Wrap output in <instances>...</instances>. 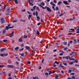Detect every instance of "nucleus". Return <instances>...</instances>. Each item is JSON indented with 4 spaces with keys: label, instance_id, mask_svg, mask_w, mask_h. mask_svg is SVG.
Returning <instances> with one entry per match:
<instances>
[{
    "label": "nucleus",
    "instance_id": "e2e57ef3",
    "mask_svg": "<svg viewBox=\"0 0 79 79\" xmlns=\"http://www.w3.org/2000/svg\"><path fill=\"white\" fill-rule=\"evenodd\" d=\"M69 72L70 73H71V70H69Z\"/></svg>",
    "mask_w": 79,
    "mask_h": 79
},
{
    "label": "nucleus",
    "instance_id": "aec40b11",
    "mask_svg": "<svg viewBox=\"0 0 79 79\" xmlns=\"http://www.w3.org/2000/svg\"><path fill=\"white\" fill-rule=\"evenodd\" d=\"M17 22H18V20L17 19L14 20L13 21V23H17Z\"/></svg>",
    "mask_w": 79,
    "mask_h": 79
},
{
    "label": "nucleus",
    "instance_id": "393cba45",
    "mask_svg": "<svg viewBox=\"0 0 79 79\" xmlns=\"http://www.w3.org/2000/svg\"><path fill=\"white\" fill-rule=\"evenodd\" d=\"M59 67L61 68H63V67H64V66H63L62 64H61L59 65Z\"/></svg>",
    "mask_w": 79,
    "mask_h": 79
},
{
    "label": "nucleus",
    "instance_id": "9b49d317",
    "mask_svg": "<svg viewBox=\"0 0 79 79\" xmlns=\"http://www.w3.org/2000/svg\"><path fill=\"white\" fill-rule=\"evenodd\" d=\"M9 29V27L8 26H6L5 28V30L6 31V30H8Z\"/></svg>",
    "mask_w": 79,
    "mask_h": 79
},
{
    "label": "nucleus",
    "instance_id": "4468645a",
    "mask_svg": "<svg viewBox=\"0 0 79 79\" xmlns=\"http://www.w3.org/2000/svg\"><path fill=\"white\" fill-rule=\"evenodd\" d=\"M62 58H63V59H66V60H68L69 58H68V56H66V57H62Z\"/></svg>",
    "mask_w": 79,
    "mask_h": 79
},
{
    "label": "nucleus",
    "instance_id": "e433bc0d",
    "mask_svg": "<svg viewBox=\"0 0 79 79\" xmlns=\"http://www.w3.org/2000/svg\"><path fill=\"white\" fill-rule=\"evenodd\" d=\"M69 30H71L72 31H75V30L73 28H71L70 29H69Z\"/></svg>",
    "mask_w": 79,
    "mask_h": 79
},
{
    "label": "nucleus",
    "instance_id": "a878e982",
    "mask_svg": "<svg viewBox=\"0 0 79 79\" xmlns=\"http://www.w3.org/2000/svg\"><path fill=\"white\" fill-rule=\"evenodd\" d=\"M15 50H19V47L15 48Z\"/></svg>",
    "mask_w": 79,
    "mask_h": 79
},
{
    "label": "nucleus",
    "instance_id": "3c124183",
    "mask_svg": "<svg viewBox=\"0 0 79 79\" xmlns=\"http://www.w3.org/2000/svg\"><path fill=\"white\" fill-rule=\"evenodd\" d=\"M56 51H57V50L55 49L54 50H53V52H56Z\"/></svg>",
    "mask_w": 79,
    "mask_h": 79
},
{
    "label": "nucleus",
    "instance_id": "603ef678",
    "mask_svg": "<svg viewBox=\"0 0 79 79\" xmlns=\"http://www.w3.org/2000/svg\"><path fill=\"white\" fill-rule=\"evenodd\" d=\"M60 56H62V55H63V53H61L60 54Z\"/></svg>",
    "mask_w": 79,
    "mask_h": 79
},
{
    "label": "nucleus",
    "instance_id": "49530a36",
    "mask_svg": "<svg viewBox=\"0 0 79 79\" xmlns=\"http://www.w3.org/2000/svg\"><path fill=\"white\" fill-rule=\"evenodd\" d=\"M27 63L29 64H31V62L30 61H28L27 62Z\"/></svg>",
    "mask_w": 79,
    "mask_h": 79
},
{
    "label": "nucleus",
    "instance_id": "4be33fe9",
    "mask_svg": "<svg viewBox=\"0 0 79 79\" xmlns=\"http://www.w3.org/2000/svg\"><path fill=\"white\" fill-rule=\"evenodd\" d=\"M36 10H38L39 11H40V9L39 7H36Z\"/></svg>",
    "mask_w": 79,
    "mask_h": 79
},
{
    "label": "nucleus",
    "instance_id": "1a4fd4ad",
    "mask_svg": "<svg viewBox=\"0 0 79 79\" xmlns=\"http://www.w3.org/2000/svg\"><path fill=\"white\" fill-rule=\"evenodd\" d=\"M12 34H10L9 37H13L14 35L13 34H14V31H12Z\"/></svg>",
    "mask_w": 79,
    "mask_h": 79
},
{
    "label": "nucleus",
    "instance_id": "de8ad7c7",
    "mask_svg": "<svg viewBox=\"0 0 79 79\" xmlns=\"http://www.w3.org/2000/svg\"><path fill=\"white\" fill-rule=\"evenodd\" d=\"M69 43H70V44H72V43H73V41H70L69 42Z\"/></svg>",
    "mask_w": 79,
    "mask_h": 79
},
{
    "label": "nucleus",
    "instance_id": "9d476101",
    "mask_svg": "<svg viewBox=\"0 0 79 79\" xmlns=\"http://www.w3.org/2000/svg\"><path fill=\"white\" fill-rule=\"evenodd\" d=\"M19 42H23V39L21 38H20L19 39Z\"/></svg>",
    "mask_w": 79,
    "mask_h": 79
},
{
    "label": "nucleus",
    "instance_id": "bb28decb",
    "mask_svg": "<svg viewBox=\"0 0 79 79\" xmlns=\"http://www.w3.org/2000/svg\"><path fill=\"white\" fill-rule=\"evenodd\" d=\"M37 21H39V20H40V17H39L37 16Z\"/></svg>",
    "mask_w": 79,
    "mask_h": 79
},
{
    "label": "nucleus",
    "instance_id": "13d9d810",
    "mask_svg": "<svg viewBox=\"0 0 79 79\" xmlns=\"http://www.w3.org/2000/svg\"><path fill=\"white\" fill-rule=\"evenodd\" d=\"M28 17H29V18H31V17H32V15H28Z\"/></svg>",
    "mask_w": 79,
    "mask_h": 79
},
{
    "label": "nucleus",
    "instance_id": "c03bdc74",
    "mask_svg": "<svg viewBox=\"0 0 79 79\" xmlns=\"http://www.w3.org/2000/svg\"><path fill=\"white\" fill-rule=\"evenodd\" d=\"M44 59H43L42 60V63H44Z\"/></svg>",
    "mask_w": 79,
    "mask_h": 79
},
{
    "label": "nucleus",
    "instance_id": "09e8293b",
    "mask_svg": "<svg viewBox=\"0 0 79 79\" xmlns=\"http://www.w3.org/2000/svg\"><path fill=\"white\" fill-rule=\"evenodd\" d=\"M56 72V70H53V72H52V74H53V73H55Z\"/></svg>",
    "mask_w": 79,
    "mask_h": 79
},
{
    "label": "nucleus",
    "instance_id": "f257e3e1",
    "mask_svg": "<svg viewBox=\"0 0 79 79\" xmlns=\"http://www.w3.org/2000/svg\"><path fill=\"white\" fill-rule=\"evenodd\" d=\"M1 23L2 24H4L5 22V20L4 19V18H2L1 19Z\"/></svg>",
    "mask_w": 79,
    "mask_h": 79
},
{
    "label": "nucleus",
    "instance_id": "c85d7f7f",
    "mask_svg": "<svg viewBox=\"0 0 79 79\" xmlns=\"http://www.w3.org/2000/svg\"><path fill=\"white\" fill-rule=\"evenodd\" d=\"M2 41L3 42H7V41H8V40H3Z\"/></svg>",
    "mask_w": 79,
    "mask_h": 79
},
{
    "label": "nucleus",
    "instance_id": "ddd939ff",
    "mask_svg": "<svg viewBox=\"0 0 79 79\" xmlns=\"http://www.w3.org/2000/svg\"><path fill=\"white\" fill-rule=\"evenodd\" d=\"M75 53V52L72 51L71 53L70 54V56H73V54H74V53Z\"/></svg>",
    "mask_w": 79,
    "mask_h": 79
},
{
    "label": "nucleus",
    "instance_id": "20e7f679",
    "mask_svg": "<svg viewBox=\"0 0 79 79\" xmlns=\"http://www.w3.org/2000/svg\"><path fill=\"white\" fill-rule=\"evenodd\" d=\"M47 10L48 11H49V12H51L52 11V10H51L50 8H49L48 7H47Z\"/></svg>",
    "mask_w": 79,
    "mask_h": 79
},
{
    "label": "nucleus",
    "instance_id": "5701e85b",
    "mask_svg": "<svg viewBox=\"0 0 79 79\" xmlns=\"http://www.w3.org/2000/svg\"><path fill=\"white\" fill-rule=\"evenodd\" d=\"M63 44H64L65 45H67L68 43L66 42H64L63 43Z\"/></svg>",
    "mask_w": 79,
    "mask_h": 79
},
{
    "label": "nucleus",
    "instance_id": "bf43d9fd",
    "mask_svg": "<svg viewBox=\"0 0 79 79\" xmlns=\"http://www.w3.org/2000/svg\"><path fill=\"white\" fill-rule=\"evenodd\" d=\"M52 5L53 6H55V4L53 3L52 4Z\"/></svg>",
    "mask_w": 79,
    "mask_h": 79
},
{
    "label": "nucleus",
    "instance_id": "f8f14e48",
    "mask_svg": "<svg viewBox=\"0 0 79 79\" xmlns=\"http://www.w3.org/2000/svg\"><path fill=\"white\" fill-rule=\"evenodd\" d=\"M28 2L30 4V6H33V5H34V4L32 3L31 2Z\"/></svg>",
    "mask_w": 79,
    "mask_h": 79
},
{
    "label": "nucleus",
    "instance_id": "423d86ee",
    "mask_svg": "<svg viewBox=\"0 0 79 79\" xmlns=\"http://www.w3.org/2000/svg\"><path fill=\"white\" fill-rule=\"evenodd\" d=\"M6 48H2L0 50V51L1 52H3V51L6 50Z\"/></svg>",
    "mask_w": 79,
    "mask_h": 79
},
{
    "label": "nucleus",
    "instance_id": "6ab92c4d",
    "mask_svg": "<svg viewBox=\"0 0 79 79\" xmlns=\"http://www.w3.org/2000/svg\"><path fill=\"white\" fill-rule=\"evenodd\" d=\"M73 41L74 42L73 44H76V43H77V41H76V40L74 39L73 40Z\"/></svg>",
    "mask_w": 79,
    "mask_h": 79
},
{
    "label": "nucleus",
    "instance_id": "f3484780",
    "mask_svg": "<svg viewBox=\"0 0 79 79\" xmlns=\"http://www.w3.org/2000/svg\"><path fill=\"white\" fill-rule=\"evenodd\" d=\"M8 6V5H7V4L6 5H4V6H3V9H5V8H6V6Z\"/></svg>",
    "mask_w": 79,
    "mask_h": 79
},
{
    "label": "nucleus",
    "instance_id": "5fc2aeb1",
    "mask_svg": "<svg viewBox=\"0 0 79 79\" xmlns=\"http://www.w3.org/2000/svg\"><path fill=\"white\" fill-rule=\"evenodd\" d=\"M68 49V48H64V50H67V49Z\"/></svg>",
    "mask_w": 79,
    "mask_h": 79
},
{
    "label": "nucleus",
    "instance_id": "f03ea898",
    "mask_svg": "<svg viewBox=\"0 0 79 79\" xmlns=\"http://www.w3.org/2000/svg\"><path fill=\"white\" fill-rule=\"evenodd\" d=\"M55 63H56V64H59V62H58L57 61H55L53 64V67H55L56 66V65H55Z\"/></svg>",
    "mask_w": 79,
    "mask_h": 79
},
{
    "label": "nucleus",
    "instance_id": "a18cd8bd",
    "mask_svg": "<svg viewBox=\"0 0 79 79\" xmlns=\"http://www.w3.org/2000/svg\"><path fill=\"white\" fill-rule=\"evenodd\" d=\"M15 63L16 64H17V65H18V64H19V63L18 62H16Z\"/></svg>",
    "mask_w": 79,
    "mask_h": 79
},
{
    "label": "nucleus",
    "instance_id": "7ed1b4c3",
    "mask_svg": "<svg viewBox=\"0 0 79 79\" xmlns=\"http://www.w3.org/2000/svg\"><path fill=\"white\" fill-rule=\"evenodd\" d=\"M7 68H13L14 66L12 65H8L7 66Z\"/></svg>",
    "mask_w": 79,
    "mask_h": 79
},
{
    "label": "nucleus",
    "instance_id": "864d4df0",
    "mask_svg": "<svg viewBox=\"0 0 79 79\" xmlns=\"http://www.w3.org/2000/svg\"><path fill=\"white\" fill-rule=\"evenodd\" d=\"M74 74H75V73H71L70 74V75H74Z\"/></svg>",
    "mask_w": 79,
    "mask_h": 79
},
{
    "label": "nucleus",
    "instance_id": "680f3d73",
    "mask_svg": "<svg viewBox=\"0 0 79 79\" xmlns=\"http://www.w3.org/2000/svg\"><path fill=\"white\" fill-rule=\"evenodd\" d=\"M55 6H53L52 7V8L54 9V10H55Z\"/></svg>",
    "mask_w": 79,
    "mask_h": 79
},
{
    "label": "nucleus",
    "instance_id": "ea45409f",
    "mask_svg": "<svg viewBox=\"0 0 79 79\" xmlns=\"http://www.w3.org/2000/svg\"><path fill=\"white\" fill-rule=\"evenodd\" d=\"M56 10H59V8H58V7H56Z\"/></svg>",
    "mask_w": 79,
    "mask_h": 79
},
{
    "label": "nucleus",
    "instance_id": "0eeeda50",
    "mask_svg": "<svg viewBox=\"0 0 79 79\" xmlns=\"http://www.w3.org/2000/svg\"><path fill=\"white\" fill-rule=\"evenodd\" d=\"M11 13V11H7V12H6V15H9L10 13Z\"/></svg>",
    "mask_w": 79,
    "mask_h": 79
},
{
    "label": "nucleus",
    "instance_id": "473e14b6",
    "mask_svg": "<svg viewBox=\"0 0 79 79\" xmlns=\"http://www.w3.org/2000/svg\"><path fill=\"white\" fill-rule=\"evenodd\" d=\"M15 3L18 4V0H15Z\"/></svg>",
    "mask_w": 79,
    "mask_h": 79
},
{
    "label": "nucleus",
    "instance_id": "412c9836",
    "mask_svg": "<svg viewBox=\"0 0 79 79\" xmlns=\"http://www.w3.org/2000/svg\"><path fill=\"white\" fill-rule=\"evenodd\" d=\"M5 32H6V30L5 29L3 30L2 31V34H4L5 33Z\"/></svg>",
    "mask_w": 79,
    "mask_h": 79
},
{
    "label": "nucleus",
    "instance_id": "69168bd1",
    "mask_svg": "<svg viewBox=\"0 0 79 79\" xmlns=\"http://www.w3.org/2000/svg\"><path fill=\"white\" fill-rule=\"evenodd\" d=\"M77 31H79V26L77 27Z\"/></svg>",
    "mask_w": 79,
    "mask_h": 79
},
{
    "label": "nucleus",
    "instance_id": "79ce46f5",
    "mask_svg": "<svg viewBox=\"0 0 79 79\" xmlns=\"http://www.w3.org/2000/svg\"><path fill=\"white\" fill-rule=\"evenodd\" d=\"M36 7V6H35L33 7V10H35V8Z\"/></svg>",
    "mask_w": 79,
    "mask_h": 79
},
{
    "label": "nucleus",
    "instance_id": "dca6fc26",
    "mask_svg": "<svg viewBox=\"0 0 79 79\" xmlns=\"http://www.w3.org/2000/svg\"><path fill=\"white\" fill-rule=\"evenodd\" d=\"M25 48L27 49V50H29V49L30 48L29 47V46H27L25 47Z\"/></svg>",
    "mask_w": 79,
    "mask_h": 79
},
{
    "label": "nucleus",
    "instance_id": "2eb2a0df",
    "mask_svg": "<svg viewBox=\"0 0 79 79\" xmlns=\"http://www.w3.org/2000/svg\"><path fill=\"white\" fill-rule=\"evenodd\" d=\"M62 3V2L61 1H59L57 3V5H60V4H61V3Z\"/></svg>",
    "mask_w": 79,
    "mask_h": 79
},
{
    "label": "nucleus",
    "instance_id": "2f4dec72",
    "mask_svg": "<svg viewBox=\"0 0 79 79\" xmlns=\"http://www.w3.org/2000/svg\"><path fill=\"white\" fill-rule=\"evenodd\" d=\"M27 37V35H24V38L25 39H26Z\"/></svg>",
    "mask_w": 79,
    "mask_h": 79
},
{
    "label": "nucleus",
    "instance_id": "a211bd4d",
    "mask_svg": "<svg viewBox=\"0 0 79 79\" xmlns=\"http://www.w3.org/2000/svg\"><path fill=\"white\" fill-rule=\"evenodd\" d=\"M4 53L1 54H0V56H2V57H3V56H5Z\"/></svg>",
    "mask_w": 79,
    "mask_h": 79
},
{
    "label": "nucleus",
    "instance_id": "6e6552de",
    "mask_svg": "<svg viewBox=\"0 0 79 79\" xmlns=\"http://www.w3.org/2000/svg\"><path fill=\"white\" fill-rule=\"evenodd\" d=\"M63 3L65 5H69V3H68V2L66 1H63Z\"/></svg>",
    "mask_w": 79,
    "mask_h": 79
},
{
    "label": "nucleus",
    "instance_id": "c9c22d12",
    "mask_svg": "<svg viewBox=\"0 0 79 79\" xmlns=\"http://www.w3.org/2000/svg\"><path fill=\"white\" fill-rule=\"evenodd\" d=\"M8 54H5L4 53V56H8Z\"/></svg>",
    "mask_w": 79,
    "mask_h": 79
},
{
    "label": "nucleus",
    "instance_id": "37998d69",
    "mask_svg": "<svg viewBox=\"0 0 79 79\" xmlns=\"http://www.w3.org/2000/svg\"><path fill=\"white\" fill-rule=\"evenodd\" d=\"M63 64H64L65 66H67V64L66 63H63Z\"/></svg>",
    "mask_w": 79,
    "mask_h": 79
},
{
    "label": "nucleus",
    "instance_id": "4d7b16f0",
    "mask_svg": "<svg viewBox=\"0 0 79 79\" xmlns=\"http://www.w3.org/2000/svg\"><path fill=\"white\" fill-rule=\"evenodd\" d=\"M45 75H48V73H45Z\"/></svg>",
    "mask_w": 79,
    "mask_h": 79
},
{
    "label": "nucleus",
    "instance_id": "c756f323",
    "mask_svg": "<svg viewBox=\"0 0 79 79\" xmlns=\"http://www.w3.org/2000/svg\"><path fill=\"white\" fill-rule=\"evenodd\" d=\"M20 21H22V22H23V23H25L26 22V20H21Z\"/></svg>",
    "mask_w": 79,
    "mask_h": 79
},
{
    "label": "nucleus",
    "instance_id": "39448f33",
    "mask_svg": "<svg viewBox=\"0 0 79 79\" xmlns=\"http://www.w3.org/2000/svg\"><path fill=\"white\" fill-rule=\"evenodd\" d=\"M39 6H40V7H41V8H42L43 9H44V10H45L47 7V6H46L44 7H43V6H42V5H39Z\"/></svg>",
    "mask_w": 79,
    "mask_h": 79
},
{
    "label": "nucleus",
    "instance_id": "4c0bfd02",
    "mask_svg": "<svg viewBox=\"0 0 79 79\" xmlns=\"http://www.w3.org/2000/svg\"><path fill=\"white\" fill-rule=\"evenodd\" d=\"M27 13L28 14H29V15H31V13L29 11H27Z\"/></svg>",
    "mask_w": 79,
    "mask_h": 79
},
{
    "label": "nucleus",
    "instance_id": "b1692460",
    "mask_svg": "<svg viewBox=\"0 0 79 79\" xmlns=\"http://www.w3.org/2000/svg\"><path fill=\"white\" fill-rule=\"evenodd\" d=\"M73 63H78V60H74V61H73Z\"/></svg>",
    "mask_w": 79,
    "mask_h": 79
},
{
    "label": "nucleus",
    "instance_id": "6e6d98bb",
    "mask_svg": "<svg viewBox=\"0 0 79 79\" xmlns=\"http://www.w3.org/2000/svg\"><path fill=\"white\" fill-rule=\"evenodd\" d=\"M61 73L62 74H64V71L62 70L61 71Z\"/></svg>",
    "mask_w": 79,
    "mask_h": 79
},
{
    "label": "nucleus",
    "instance_id": "72a5a7b5",
    "mask_svg": "<svg viewBox=\"0 0 79 79\" xmlns=\"http://www.w3.org/2000/svg\"><path fill=\"white\" fill-rule=\"evenodd\" d=\"M35 13H36V16H38V13L37 11H35Z\"/></svg>",
    "mask_w": 79,
    "mask_h": 79
},
{
    "label": "nucleus",
    "instance_id": "338daca9",
    "mask_svg": "<svg viewBox=\"0 0 79 79\" xmlns=\"http://www.w3.org/2000/svg\"><path fill=\"white\" fill-rule=\"evenodd\" d=\"M2 67H3V65H0V68H2Z\"/></svg>",
    "mask_w": 79,
    "mask_h": 79
},
{
    "label": "nucleus",
    "instance_id": "052dcab7",
    "mask_svg": "<svg viewBox=\"0 0 79 79\" xmlns=\"http://www.w3.org/2000/svg\"><path fill=\"white\" fill-rule=\"evenodd\" d=\"M24 50V48H22V49L20 50L19 51L21 52V51H22V50Z\"/></svg>",
    "mask_w": 79,
    "mask_h": 79
},
{
    "label": "nucleus",
    "instance_id": "58836bf2",
    "mask_svg": "<svg viewBox=\"0 0 79 79\" xmlns=\"http://www.w3.org/2000/svg\"><path fill=\"white\" fill-rule=\"evenodd\" d=\"M73 63H74L73 62H71L69 64H73Z\"/></svg>",
    "mask_w": 79,
    "mask_h": 79
},
{
    "label": "nucleus",
    "instance_id": "a19ab883",
    "mask_svg": "<svg viewBox=\"0 0 79 79\" xmlns=\"http://www.w3.org/2000/svg\"><path fill=\"white\" fill-rule=\"evenodd\" d=\"M24 53H23L21 54V56H24Z\"/></svg>",
    "mask_w": 79,
    "mask_h": 79
},
{
    "label": "nucleus",
    "instance_id": "7c9ffc66",
    "mask_svg": "<svg viewBox=\"0 0 79 79\" xmlns=\"http://www.w3.org/2000/svg\"><path fill=\"white\" fill-rule=\"evenodd\" d=\"M48 72L49 73V75H50V74L52 73V72H51V71H49Z\"/></svg>",
    "mask_w": 79,
    "mask_h": 79
},
{
    "label": "nucleus",
    "instance_id": "0e129e2a",
    "mask_svg": "<svg viewBox=\"0 0 79 79\" xmlns=\"http://www.w3.org/2000/svg\"><path fill=\"white\" fill-rule=\"evenodd\" d=\"M72 79H75V77L73 76L72 77Z\"/></svg>",
    "mask_w": 79,
    "mask_h": 79
},
{
    "label": "nucleus",
    "instance_id": "cd10ccee",
    "mask_svg": "<svg viewBox=\"0 0 79 79\" xmlns=\"http://www.w3.org/2000/svg\"><path fill=\"white\" fill-rule=\"evenodd\" d=\"M36 34H38V35H40V32L38 31H37Z\"/></svg>",
    "mask_w": 79,
    "mask_h": 79
},
{
    "label": "nucleus",
    "instance_id": "8fccbe9b",
    "mask_svg": "<svg viewBox=\"0 0 79 79\" xmlns=\"http://www.w3.org/2000/svg\"><path fill=\"white\" fill-rule=\"evenodd\" d=\"M69 45H70V43L69 42L68 43L67 46H68V47H69Z\"/></svg>",
    "mask_w": 79,
    "mask_h": 79
},
{
    "label": "nucleus",
    "instance_id": "774afa93",
    "mask_svg": "<svg viewBox=\"0 0 79 79\" xmlns=\"http://www.w3.org/2000/svg\"><path fill=\"white\" fill-rule=\"evenodd\" d=\"M77 31H76V33H78L79 34V30H77Z\"/></svg>",
    "mask_w": 79,
    "mask_h": 79
},
{
    "label": "nucleus",
    "instance_id": "f704fd0d",
    "mask_svg": "<svg viewBox=\"0 0 79 79\" xmlns=\"http://www.w3.org/2000/svg\"><path fill=\"white\" fill-rule=\"evenodd\" d=\"M41 4L42 5H43L44 6L45 5V3H44V2H42L41 3Z\"/></svg>",
    "mask_w": 79,
    "mask_h": 79
}]
</instances>
